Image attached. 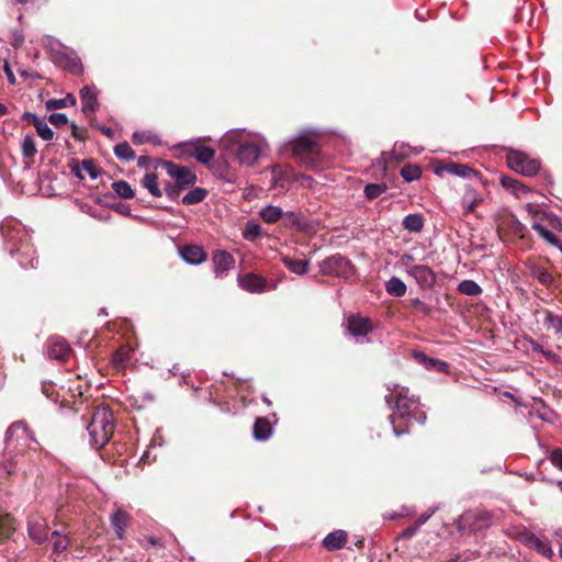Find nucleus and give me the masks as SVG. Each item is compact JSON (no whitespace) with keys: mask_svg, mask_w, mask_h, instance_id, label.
Masks as SVG:
<instances>
[{"mask_svg":"<svg viewBox=\"0 0 562 562\" xmlns=\"http://www.w3.org/2000/svg\"><path fill=\"white\" fill-rule=\"evenodd\" d=\"M31 443L37 442L30 437L26 427L21 423L12 424L5 432V448L0 453V482L8 481L18 469L32 461Z\"/></svg>","mask_w":562,"mask_h":562,"instance_id":"nucleus-1","label":"nucleus"},{"mask_svg":"<svg viewBox=\"0 0 562 562\" xmlns=\"http://www.w3.org/2000/svg\"><path fill=\"white\" fill-rule=\"evenodd\" d=\"M389 391L385 400L389 405H393L390 420L396 436L408 434L414 424H423L426 420L419 401L409 396L407 387L394 385L393 389L389 387Z\"/></svg>","mask_w":562,"mask_h":562,"instance_id":"nucleus-2","label":"nucleus"},{"mask_svg":"<svg viewBox=\"0 0 562 562\" xmlns=\"http://www.w3.org/2000/svg\"><path fill=\"white\" fill-rule=\"evenodd\" d=\"M114 428V418L110 409L95 411L87 426L91 446L98 449L104 447L113 436Z\"/></svg>","mask_w":562,"mask_h":562,"instance_id":"nucleus-3","label":"nucleus"},{"mask_svg":"<svg viewBox=\"0 0 562 562\" xmlns=\"http://www.w3.org/2000/svg\"><path fill=\"white\" fill-rule=\"evenodd\" d=\"M292 153L301 166L310 170L322 167L319 144L310 136H300L292 142Z\"/></svg>","mask_w":562,"mask_h":562,"instance_id":"nucleus-4","label":"nucleus"},{"mask_svg":"<svg viewBox=\"0 0 562 562\" xmlns=\"http://www.w3.org/2000/svg\"><path fill=\"white\" fill-rule=\"evenodd\" d=\"M507 166L525 177H532L541 169V161L525 151L509 148L506 153Z\"/></svg>","mask_w":562,"mask_h":562,"instance_id":"nucleus-5","label":"nucleus"},{"mask_svg":"<svg viewBox=\"0 0 562 562\" xmlns=\"http://www.w3.org/2000/svg\"><path fill=\"white\" fill-rule=\"evenodd\" d=\"M161 166L168 176L175 179V183L182 186V188H190L196 182V176L186 166H180L173 161L158 159L156 160L155 168Z\"/></svg>","mask_w":562,"mask_h":562,"instance_id":"nucleus-6","label":"nucleus"},{"mask_svg":"<svg viewBox=\"0 0 562 562\" xmlns=\"http://www.w3.org/2000/svg\"><path fill=\"white\" fill-rule=\"evenodd\" d=\"M321 271L327 276L348 278L352 272V265L341 255H334L321 263Z\"/></svg>","mask_w":562,"mask_h":562,"instance_id":"nucleus-7","label":"nucleus"},{"mask_svg":"<svg viewBox=\"0 0 562 562\" xmlns=\"http://www.w3.org/2000/svg\"><path fill=\"white\" fill-rule=\"evenodd\" d=\"M406 271L423 289H430L436 283V274L428 266L412 265Z\"/></svg>","mask_w":562,"mask_h":562,"instance_id":"nucleus-8","label":"nucleus"},{"mask_svg":"<svg viewBox=\"0 0 562 562\" xmlns=\"http://www.w3.org/2000/svg\"><path fill=\"white\" fill-rule=\"evenodd\" d=\"M236 158L240 164L252 166L259 158L260 147L254 142H245L237 145Z\"/></svg>","mask_w":562,"mask_h":562,"instance_id":"nucleus-9","label":"nucleus"},{"mask_svg":"<svg viewBox=\"0 0 562 562\" xmlns=\"http://www.w3.org/2000/svg\"><path fill=\"white\" fill-rule=\"evenodd\" d=\"M348 331L353 337H364L373 330V325L370 318L360 315L351 314L347 318Z\"/></svg>","mask_w":562,"mask_h":562,"instance_id":"nucleus-10","label":"nucleus"},{"mask_svg":"<svg viewBox=\"0 0 562 562\" xmlns=\"http://www.w3.org/2000/svg\"><path fill=\"white\" fill-rule=\"evenodd\" d=\"M183 148L186 149V153L195 157L199 162L204 165L210 164L215 157V150L202 145L200 140L184 144Z\"/></svg>","mask_w":562,"mask_h":562,"instance_id":"nucleus-11","label":"nucleus"},{"mask_svg":"<svg viewBox=\"0 0 562 562\" xmlns=\"http://www.w3.org/2000/svg\"><path fill=\"white\" fill-rule=\"evenodd\" d=\"M238 284L241 289L251 293H261L267 289V280L252 272L239 276Z\"/></svg>","mask_w":562,"mask_h":562,"instance_id":"nucleus-12","label":"nucleus"},{"mask_svg":"<svg viewBox=\"0 0 562 562\" xmlns=\"http://www.w3.org/2000/svg\"><path fill=\"white\" fill-rule=\"evenodd\" d=\"M110 520H111V525L115 531L117 539H121V540L124 539L126 530L131 525L130 514L119 507L111 515Z\"/></svg>","mask_w":562,"mask_h":562,"instance_id":"nucleus-13","label":"nucleus"},{"mask_svg":"<svg viewBox=\"0 0 562 562\" xmlns=\"http://www.w3.org/2000/svg\"><path fill=\"white\" fill-rule=\"evenodd\" d=\"M435 172L439 176H441L443 172H448L463 178L477 175V172L469 166L457 162L439 164L435 167Z\"/></svg>","mask_w":562,"mask_h":562,"instance_id":"nucleus-14","label":"nucleus"},{"mask_svg":"<svg viewBox=\"0 0 562 562\" xmlns=\"http://www.w3.org/2000/svg\"><path fill=\"white\" fill-rule=\"evenodd\" d=\"M212 261L217 276L229 271L235 266V258L231 252L225 250H216L213 254Z\"/></svg>","mask_w":562,"mask_h":562,"instance_id":"nucleus-15","label":"nucleus"},{"mask_svg":"<svg viewBox=\"0 0 562 562\" xmlns=\"http://www.w3.org/2000/svg\"><path fill=\"white\" fill-rule=\"evenodd\" d=\"M181 258L191 265H199L206 260L207 255L201 246L184 245L179 249Z\"/></svg>","mask_w":562,"mask_h":562,"instance_id":"nucleus-16","label":"nucleus"},{"mask_svg":"<svg viewBox=\"0 0 562 562\" xmlns=\"http://www.w3.org/2000/svg\"><path fill=\"white\" fill-rule=\"evenodd\" d=\"M27 527L30 537L37 543L42 544L48 540V527L41 517L30 519Z\"/></svg>","mask_w":562,"mask_h":562,"instance_id":"nucleus-17","label":"nucleus"},{"mask_svg":"<svg viewBox=\"0 0 562 562\" xmlns=\"http://www.w3.org/2000/svg\"><path fill=\"white\" fill-rule=\"evenodd\" d=\"M55 61L70 74L80 75L83 71L80 59L74 54L58 53L55 55Z\"/></svg>","mask_w":562,"mask_h":562,"instance_id":"nucleus-18","label":"nucleus"},{"mask_svg":"<svg viewBox=\"0 0 562 562\" xmlns=\"http://www.w3.org/2000/svg\"><path fill=\"white\" fill-rule=\"evenodd\" d=\"M79 94L82 101V113L86 116L93 114L99 106L95 91L92 88L85 86L83 88H81Z\"/></svg>","mask_w":562,"mask_h":562,"instance_id":"nucleus-19","label":"nucleus"},{"mask_svg":"<svg viewBox=\"0 0 562 562\" xmlns=\"http://www.w3.org/2000/svg\"><path fill=\"white\" fill-rule=\"evenodd\" d=\"M47 352L52 359L66 360L71 352V348L65 339L55 338L49 341Z\"/></svg>","mask_w":562,"mask_h":562,"instance_id":"nucleus-20","label":"nucleus"},{"mask_svg":"<svg viewBox=\"0 0 562 562\" xmlns=\"http://www.w3.org/2000/svg\"><path fill=\"white\" fill-rule=\"evenodd\" d=\"M462 519L465 522L473 524L474 528L482 529L491 525L492 516L486 510L476 509L464 513Z\"/></svg>","mask_w":562,"mask_h":562,"instance_id":"nucleus-21","label":"nucleus"},{"mask_svg":"<svg viewBox=\"0 0 562 562\" xmlns=\"http://www.w3.org/2000/svg\"><path fill=\"white\" fill-rule=\"evenodd\" d=\"M15 529L14 517L0 507V543L7 541Z\"/></svg>","mask_w":562,"mask_h":562,"instance_id":"nucleus-22","label":"nucleus"},{"mask_svg":"<svg viewBox=\"0 0 562 562\" xmlns=\"http://www.w3.org/2000/svg\"><path fill=\"white\" fill-rule=\"evenodd\" d=\"M281 261L289 271L295 274L302 276L308 271L310 260L307 259H295L289 255H282Z\"/></svg>","mask_w":562,"mask_h":562,"instance_id":"nucleus-23","label":"nucleus"},{"mask_svg":"<svg viewBox=\"0 0 562 562\" xmlns=\"http://www.w3.org/2000/svg\"><path fill=\"white\" fill-rule=\"evenodd\" d=\"M414 357L420 364L425 366L426 369L448 372L449 363L443 360L430 358L424 352H415Z\"/></svg>","mask_w":562,"mask_h":562,"instance_id":"nucleus-24","label":"nucleus"},{"mask_svg":"<svg viewBox=\"0 0 562 562\" xmlns=\"http://www.w3.org/2000/svg\"><path fill=\"white\" fill-rule=\"evenodd\" d=\"M252 435L256 440H268L272 435L271 423L265 417H257L254 424Z\"/></svg>","mask_w":562,"mask_h":562,"instance_id":"nucleus-25","label":"nucleus"},{"mask_svg":"<svg viewBox=\"0 0 562 562\" xmlns=\"http://www.w3.org/2000/svg\"><path fill=\"white\" fill-rule=\"evenodd\" d=\"M347 541V532L344 530H335L328 533L323 540L324 547L329 551L341 549Z\"/></svg>","mask_w":562,"mask_h":562,"instance_id":"nucleus-26","label":"nucleus"},{"mask_svg":"<svg viewBox=\"0 0 562 562\" xmlns=\"http://www.w3.org/2000/svg\"><path fill=\"white\" fill-rule=\"evenodd\" d=\"M499 182L503 188L509 190L517 198H520L522 194L529 192V188L527 186L510 176H502Z\"/></svg>","mask_w":562,"mask_h":562,"instance_id":"nucleus-27","label":"nucleus"},{"mask_svg":"<svg viewBox=\"0 0 562 562\" xmlns=\"http://www.w3.org/2000/svg\"><path fill=\"white\" fill-rule=\"evenodd\" d=\"M133 349L128 345L120 346L112 356V363L116 369L123 370L131 359Z\"/></svg>","mask_w":562,"mask_h":562,"instance_id":"nucleus-28","label":"nucleus"},{"mask_svg":"<svg viewBox=\"0 0 562 562\" xmlns=\"http://www.w3.org/2000/svg\"><path fill=\"white\" fill-rule=\"evenodd\" d=\"M530 276L537 279L542 285L551 286L555 282V278L546 268L532 265L530 266Z\"/></svg>","mask_w":562,"mask_h":562,"instance_id":"nucleus-29","label":"nucleus"},{"mask_svg":"<svg viewBox=\"0 0 562 562\" xmlns=\"http://www.w3.org/2000/svg\"><path fill=\"white\" fill-rule=\"evenodd\" d=\"M402 225L405 229L413 232V233H419L423 231L425 225V220L422 214H408L404 217Z\"/></svg>","mask_w":562,"mask_h":562,"instance_id":"nucleus-30","label":"nucleus"},{"mask_svg":"<svg viewBox=\"0 0 562 562\" xmlns=\"http://www.w3.org/2000/svg\"><path fill=\"white\" fill-rule=\"evenodd\" d=\"M140 183L153 196L160 198L162 195V191L158 186V176L155 172H147Z\"/></svg>","mask_w":562,"mask_h":562,"instance_id":"nucleus-31","label":"nucleus"},{"mask_svg":"<svg viewBox=\"0 0 562 562\" xmlns=\"http://www.w3.org/2000/svg\"><path fill=\"white\" fill-rule=\"evenodd\" d=\"M526 542L530 548L535 549L538 553H540L543 557L549 558L553 554L550 546L546 541L539 539L532 533L527 536Z\"/></svg>","mask_w":562,"mask_h":562,"instance_id":"nucleus-32","label":"nucleus"},{"mask_svg":"<svg viewBox=\"0 0 562 562\" xmlns=\"http://www.w3.org/2000/svg\"><path fill=\"white\" fill-rule=\"evenodd\" d=\"M532 229H535L538 233V235L541 238H543L548 244L558 247L562 251L561 240L551 231H549L539 223H533Z\"/></svg>","mask_w":562,"mask_h":562,"instance_id":"nucleus-33","label":"nucleus"},{"mask_svg":"<svg viewBox=\"0 0 562 562\" xmlns=\"http://www.w3.org/2000/svg\"><path fill=\"white\" fill-rule=\"evenodd\" d=\"M283 216V211L279 206L269 205L260 211V217L268 224L277 223Z\"/></svg>","mask_w":562,"mask_h":562,"instance_id":"nucleus-34","label":"nucleus"},{"mask_svg":"<svg viewBox=\"0 0 562 562\" xmlns=\"http://www.w3.org/2000/svg\"><path fill=\"white\" fill-rule=\"evenodd\" d=\"M132 143L134 145H143L146 143L159 144V137L148 131H136L132 135Z\"/></svg>","mask_w":562,"mask_h":562,"instance_id":"nucleus-35","label":"nucleus"},{"mask_svg":"<svg viewBox=\"0 0 562 562\" xmlns=\"http://www.w3.org/2000/svg\"><path fill=\"white\" fill-rule=\"evenodd\" d=\"M76 97L72 93H68L65 98L61 99H50L46 102L47 110H57L64 109L67 106L76 105Z\"/></svg>","mask_w":562,"mask_h":562,"instance_id":"nucleus-36","label":"nucleus"},{"mask_svg":"<svg viewBox=\"0 0 562 562\" xmlns=\"http://www.w3.org/2000/svg\"><path fill=\"white\" fill-rule=\"evenodd\" d=\"M386 292L393 296L401 297L406 293V285L400 278L392 277L386 282Z\"/></svg>","mask_w":562,"mask_h":562,"instance_id":"nucleus-37","label":"nucleus"},{"mask_svg":"<svg viewBox=\"0 0 562 562\" xmlns=\"http://www.w3.org/2000/svg\"><path fill=\"white\" fill-rule=\"evenodd\" d=\"M114 154L119 159L122 160H134L136 154L127 142L119 143L114 146Z\"/></svg>","mask_w":562,"mask_h":562,"instance_id":"nucleus-38","label":"nucleus"},{"mask_svg":"<svg viewBox=\"0 0 562 562\" xmlns=\"http://www.w3.org/2000/svg\"><path fill=\"white\" fill-rule=\"evenodd\" d=\"M543 324L548 329L553 330L555 335L562 336V317L559 315L547 312Z\"/></svg>","mask_w":562,"mask_h":562,"instance_id":"nucleus-39","label":"nucleus"},{"mask_svg":"<svg viewBox=\"0 0 562 562\" xmlns=\"http://www.w3.org/2000/svg\"><path fill=\"white\" fill-rule=\"evenodd\" d=\"M207 195V191L203 188H195L188 192L182 198V203L184 205H192L202 202Z\"/></svg>","mask_w":562,"mask_h":562,"instance_id":"nucleus-40","label":"nucleus"},{"mask_svg":"<svg viewBox=\"0 0 562 562\" xmlns=\"http://www.w3.org/2000/svg\"><path fill=\"white\" fill-rule=\"evenodd\" d=\"M112 189L122 199H133L135 195L134 190L125 180L113 182Z\"/></svg>","mask_w":562,"mask_h":562,"instance_id":"nucleus-41","label":"nucleus"},{"mask_svg":"<svg viewBox=\"0 0 562 562\" xmlns=\"http://www.w3.org/2000/svg\"><path fill=\"white\" fill-rule=\"evenodd\" d=\"M458 291L469 296H477L482 293V288L473 280H463L459 283Z\"/></svg>","mask_w":562,"mask_h":562,"instance_id":"nucleus-42","label":"nucleus"},{"mask_svg":"<svg viewBox=\"0 0 562 562\" xmlns=\"http://www.w3.org/2000/svg\"><path fill=\"white\" fill-rule=\"evenodd\" d=\"M401 176L406 182H412L420 178L422 169L418 165L408 164L402 167Z\"/></svg>","mask_w":562,"mask_h":562,"instance_id":"nucleus-43","label":"nucleus"},{"mask_svg":"<svg viewBox=\"0 0 562 562\" xmlns=\"http://www.w3.org/2000/svg\"><path fill=\"white\" fill-rule=\"evenodd\" d=\"M507 226L515 236H518L520 239L527 238V227L522 223H520L515 216H512L507 221Z\"/></svg>","mask_w":562,"mask_h":562,"instance_id":"nucleus-44","label":"nucleus"},{"mask_svg":"<svg viewBox=\"0 0 562 562\" xmlns=\"http://www.w3.org/2000/svg\"><path fill=\"white\" fill-rule=\"evenodd\" d=\"M386 190L387 186L385 183H369L364 187V194L367 199L374 200Z\"/></svg>","mask_w":562,"mask_h":562,"instance_id":"nucleus-45","label":"nucleus"},{"mask_svg":"<svg viewBox=\"0 0 562 562\" xmlns=\"http://www.w3.org/2000/svg\"><path fill=\"white\" fill-rule=\"evenodd\" d=\"M37 149L35 146V139L32 135H26L22 142V155L24 158L33 159L36 155Z\"/></svg>","mask_w":562,"mask_h":562,"instance_id":"nucleus-46","label":"nucleus"},{"mask_svg":"<svg viewBox=\"0 0 562 562\" xmlns=\"http://www.w3.org/2000/svg\"><path fill=\"white\" fill-rule=\"evenodd\" d=\"M262 233L260 224L257 222H248L243 232V236L245 239L254 241L256 240Z\"/></svg>","mask_w":562,"mask_h":562,"instance_id":"nucleus-47","label":"nucleus"},{"mask_svg":"<svg viewBox=\"0 0 562 562\" xmlns=\"http://www.w3.org/2000/svg\"><path fill=\"white\" fill-rule=\"evenodd\" d=\"M483 199L479 194H467L462 200V206L464 209V214L472 213L475 207L482 203Z\"/></svg>","mask_w":562,"mask_h":562,"instance_id":"nucleus-48","label":"nucleus"},{"mask_svg":"<svg viewBox=\"0 0 562 562\" xmlns=\"http://www.w3.org/2000/svg\"><path fill=\"white\" fill-rule=\"evenodd\" d=\"M69 533H64L63 537H59L53 540V552L59 554L68 549L70 546Z\"/></svg>","mask_w":562,"mask_h":562,"instance_id":"nucleus-49","label":"nucleus"},{"mask_svg":"<svg viewBox=\"0 0 562 562\" xmlns=\"http://www.w3.org/2000/svg\"><path fill=\"white\" fill-rule=\"evenodd\" d=\"M81 167L92 179H97L101 175V169L97 167L92 159L82 160Z\"/></svg>","mask_w":562,"mask_h":562,"instance_id":"nucleus-50","label":"nucleus"},{"mask_svg":"<svg viewBox=\"0 0 562 562\" xmlns=\"http://www.w3.org/2000/svg\"><path fill=\"white\" fill-rule=\"evenodd\" d=\"M186 189L187 188H182V186L177 184V183L167 182L165 184V192H166L167 196L175 201L180 196L181 192Z\"/></svg>","mask_w":562,"mask_h":562,"instance_id":"nucleus-51","label":"nucleus"},{"mask_svg":"<svg viewBox=\"0 0 562 562\" xmlns=\"http://www.w3.org/2000/svg\"><path fill=\"white\" fill-rule=\"evenodd\" d=\"M36 128V132L37 134L44 139V140H52L54 138V132L52 131V128L41 120V122L38 124H36V126H34Z\"/></svg>","mask_w":562,"mask_h":562,"instance_id":"nucleus-52","label":"nucleus"},{"mask_svg":"<svg viewBox=\"0 0 562 562\" xmlns=\"http://www.w3.org/2000/svg\"><path fill=\"white\" fill-rule=\"evenodd\" d=\"M285 221H286V225L295 227L300 231H303L305 228V226L302 223V221L300 220V217L297 215H295L293 212H288L285 214Z\"/></svg>","mask_w":562,"mask_h":562,"instance_id":"nucleus-53","label":"nucleus"},{"mask_svg":"<svg viewBox=\"0 0 562 562\" xmlns=\"http://www.w3.org/2000/svg\"><path fill=\"white\" fill-rule=\"evenodd\" d=\"M411 305L418 312L423 313L424 315H429L431 313V307L428 306L425 302H423L419 299H412Z\"/></svg>","mask_w":562,"mask_h":562,"instance_id":"nucleus-54","label":"nucleus"},{"mask_svg":"<svg viewBox=\"0 0 562 562\" xmlns=\"http://www.w3.org/2000/svg\"><path fill=\"white\" fill-rule=\"evenodd\" d=\"M42 393L49 400L56 402L58 394L55 391V385L50 382L42 384Z\"/></svg>","mask_w":562,"mask_h":562,"instance_id":"nucleus-55","label":"nucleus"},{"mask_svg":"<svg viewBox=\"0 0 562 562\" xmlns=\"http://www.w3.org/2000/svg\"><path fill=\"white\" fill-rule=\"evenodd\" d=\"M48 121L50 124H53L56 127H60L63 125H66L68 123V119L63 113H53L48 116Z\"/></svg>","mask_w":562,"mask_h":562,"instance_id":"nucleus-56","label":"nucleus"},{"mask_svg":"<svg viewBox=\"0 0 562 562\" xmlns=\"http://www.w3.org/2000/svg\"><path fill=\"white\" fill-rule=\"evenodd\" d=\"M418 529L419 528L415 524H413V525L408 526L407 528H405L401 533H398L396 536V540L411 539L412 537H414L416 535Z\"/></svg>","mask_w":562,"mask_h":562,"instance_id":"nucleus-57","label":"nucleus"},{"mask_svg":"<svg viewBox=\"0 0 562 562\" xmlns=\"http://www.w3.org/2000/svg\"><path fill=\"white\" fill-rule=\"evenodd\" d=\"M438 507H431L426 513L422 514L414 522L418 528L428 521V519L437 512Z\"/></svg>","mask_w":562,"mask_h":562,"instance_id":"nucleus-58","label":"nucleus"},{"mask_svg":"<svg viewBox=\"0 0 562 562\" xmlns=\"http://www.w3.org/2000/svg\"><path fill=\"white\" fill-rule=\"evenodd\" d=\"M70 128H71L72 137H75L78 140H85L86 139V137H87V131L86 130L79 128L78 125L76 123H74V122L70 124Z\"/></svg>","mask_w":562,"mask_h":562,"instance_id":"nucleus-59","label":"nucleus"},{"mask_svg":"<svg viewBox=\"0 0 562 562\" xmlns=\"http://www.w3.org/2000/svg\"><path fill=\"white\" fill-rule=\"evenodd\" d=\"M416 513L414 507L402 506L401 510L390 516L391 519H396L401 517H409Z\"/></svg>","mask_w":562,"mask_h":562,"instance_id":"nucleus-60","label":"nucleus"},{"mask_svg":"<svg viewBox=\"0 0 562 562\" xmlns=\"http://www.w3.org/2000/svg\"><path fill=\"white\" fill-rule=\"evenodd\" d=\"M552 464L562 470V449H554L550 454Z\"/></svg>","mask_w":562,"mask_h":562,"instance_id":"nucleus-61","label":"nucleus"},{"mask_svg":"<svg viewBox=\"0 0 562 562\" xmlns=\"http://www.w3.org/2000/svg\"><path fill=\"white\" fill-rule=\"evenodd\" d=\"M22 120L30 124H33L34 126H36V124H38L41 122V119L36 114L31 113V112H25L22 115Z\"/></svg>","mask_w":562,"mask_h":562,"instance_id":"nucleus-62","label":"nucleus"},{"mask_svg":"<svg viewBox=\"0 0 562 562\" xmlns=\"http://www.w3.org/2000/svg\"><path fill=\"white\" fill-rule=\"evenodd\" d=\"M151 161H153L151 157L144 155V156L138 157L137 165L140 168L148 169Z\"/></svg>","mask_w":562,"mask_h":562,"instance_id":"nucleus-63","label":"nucleus"},{"mask_svg":"<svg viewBox=\"0 0 562 562\" xmlns=\"http://www.w3.org/2000/svg\"><path fill=\"white\" fill-rule=\"evenodd\" d=\"M295 180L301 181L303 184L307 187H311L312 183L314 182V179L312 177L304 173L296 175Z\"/></svg>","mask_w":562,"mask_h":562,"instance_id":"nucleus-64","label":"nucleus"}]
</instances>
